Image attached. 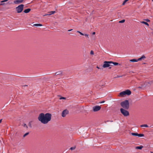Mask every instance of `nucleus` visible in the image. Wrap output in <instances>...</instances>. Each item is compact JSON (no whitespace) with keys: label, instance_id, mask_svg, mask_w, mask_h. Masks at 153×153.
Masks as SVG:
<instances>
[{"label":"nucleus","instance_id":"6e6552de","mask_svg":"<svg viewBox=\"0 0 153 153\" xmlns=\"http://www.w3.org/2000/svg\"><path fill=\"white\" fill-rule=\"evenodd\" d=\"M24 0H16L14 1V3L15 4H19L22 2Z\"/></svg>","mask_w":153,"mask_h":153},{"label":"nucleus","instance_id":"c9c22d12","mask_svg":"<svg viewBox=\"0 0 153 153\" xmlns=\"http://www.w3.org/2000/svg\"><path fill=\"white\" fill-rule=\"evenodd\" d=\"M105 102V101H102L101 102H100V103H104Z\"/></svg>","mask_w":153,"mask_h":153},{"label":"nucleus","instance_id":"cd10ccee","mask_svg":"<svg viewBox=\"0 0 153 153\" xmlns=\"http://www.w3.org/2000/svg\"><path fill=\"white\" fill-rule=\"evenodd\" d=\"M23 126L24 127H26V128H27L28 127L27 125L25 124H24L23 125Z\"/></svg>","mask_w":153,"mask_h":153},{"label":"nucleus","instance_id":"a878e982","mask_svg":"<svg viewBox=\"0 0 153 153\" xmlns=\"http://www.w3.org/2000/svg\"><path fill=\"white\" fill-rule=\"evenodd\" d=\"M145 83H146V84H149L150 85L152 84L153 83H151V81L149 82H145Z\"/></svg>","mask_w":153,"mask_h":153},{"label":"nucleus","instance_id":"e433bc0d","mask_svg":"<svg viewBox=\"0 0 153 153\" xmlns=\"http://www.w3.org/2000/svg\"><path fill=\"white\" fill-rule=\"evenodd\" d=\"M97 68L98 69H101V68H100V67H99L98 66H97Z\"/></svg>","mask_w":153,"mask_h":153},{"label":"nucleus","instance_id":"a18cd8bd","mask_svg":"<svg viewBox=\"0 0 153 153\" xmlns=\"http://www.w3.org/2000/svg\"><path fill=\"white\" fill-rule=\"evenodd\" d=\"M152 1H153V0H152Z\"/></svg>","mask_w":153,"mask_h":153},{"label":"nucleus","instance_id":"423d86ee","mask_svg":"<svg viewBox=\"0 0 153 153\" xmlns=\"http://www.w3.org/2000/svg\"><path fill=\"white\" fill-rule=\"evenodd\" d=\"M101 108V107L99 105H96L93 107V110L94 111L96 112L99 111Z\"/></svg>","mask_w":153,"mask_h":153},{"label":"nucleus","instance_id":"39448f33","mask_svg":"<svg viewBox=\"0 0 153 153\" xmlns=\"http://www.w3.org/2000/svg\"><path fill=\"white\" fill-rule=\"evenodd\" d=\"M120 112L125 117H127L129 115V112L126 110V109L123 108H121L120 109Z\"/></svg>","mask_w":153,"mask_h":153},{"label":"nucleus","instance_id":"f257e3e1","mask_svg":"<svg viewBox=\"0 0 153 153\" xmlns=\"http://www.w3.org/2000/svg\"><path fill=\"white\" fill-rule=\"evenodd\" d=\"M51 114L50 113H47L45 114L41 113L39 115L38 119L43 124H46L51 121Z\"/></svg>","mask_w":153,"mask_h":153},{"label":"nucleus","instance_id":"20e7f679","mask_svg":"<svg viewBox=\"0 0 153 153\" xmlns=\"http://www.w3.org/2000/svg\"><path fill=\"white\" fill-rule=\"evenodd\" d=\"M24 5L23 4H21L18 6L16 7V10L18 13H21L23 10Z\"/></svg>","mask_w":153,"mask_h":153},{"label":"nucleus","instance_id":"4c0bfd02","mask_svg":"<svg viewBox=\"0 0 153 153\" xmlns=\"http://www.w3.org/2000/svg\"><path fill=\"white\" fill-rule=\"evenodd\" d=\"M73 30V29H70V30H68V31H72V30Z\"/></svg>","mask_w":153,"mask_h":153},{"label":"nucleus","instance_id":"bb28decb","mask_svg":"<svg viewBox=\"0 0 153 153\" xmlns=\"http://www.w3.org/2000/svg\"><path fill=\"white\" fill-rule=\"evenodd\" d=\"M77 32L79 33L81 35H84V34L79 31H77Z\"/></svg>","mask_w":153,"mask_h":153},{"label":"nucleus","instance_id":"7c9ffc66","mask_svg":"<svg viewBox=\"0 0 153 153\" xmlns=\"http://www.w3.org/2000/svg\"><path fill=\"white\" fill-rule=\"evenodd\" d=\"M29 126L30 127H31V122H30L28 124Z\"/></svg>","mask_w":153,"mask_h":153},{"label":"nucleus","instance_id":"a211bd4d","mask_svg":"<svg viewBox=\"0 0 153 153\" xmlns=\"http://www.w3.org/2000/svg\"><path fill=\"white\" fill-rule=\"evenodd\" d=\"M143 147V146H137L136 147V149H141Z\"/></svg>","mask_w":153,"mask_h":153},{"label":"nucleus","instance_id":"9b49d317","mask_svg":"<svg viewBox=\"0 0 153 153\" xmlns=\"http://www.w3.org/2000/svg\"><path fill=\"white\" fill-rule=\"evenodd\" d=\"M55 13H56L55 11H51V12H49V14H45V15H44V16H47V15H51L52 14H54Z\"/></svg>","mask_w":153,"mask_h":153},{"label":"nucleus","instance_id":"37998d69","mask_svg":"<svg viewBox=\"0 0 153 153\" xmlns=\"http://www.w3.org/2000/svg\"><path fill=\"white\" fill-rule=\"evenodd\" d=\"M142 88L141 87H138V88Z\"/></svg>","mask_w":153,"mask_h":153},{"label":"nucleus","instance_id":"4468645a","mask_svg":"<svg viewBox=\"0 0 153 153\" xmlns=\"http://www.w3.org/2000/svg\"><path fill=\"white\" fill-rule=\"evenodd\" d=\"M130 62H137L138 61L137 59H131L130 60Z\"/></svg>","mask_w":153,"mask_h":153},{"label":"nucleus","instance_id":"ddd939ff","mask_svg":"<svg viewBox=\"0 0 153 153\" xmlns=\"http://www.w3.org/2000/svg\"><path fill=\"white\" fill-rule=\"evenodd\" d=\"M125 95H126L125 91L122 92L120 94V96L121 97H123Z\"/></svg>","mask_w":153,"mask_h":153},{"label":"nucleus","instance_id":"aec40b11","mask_svg":"<svg viewBox=\"0 0 153 153\" xmlns=\"http://www.w3.org/2000/svg\"><path fill=\"white\" fill-rule=\"evenodd\" d=\"M140 127H149V126L146 124H143V125H141L140 126Z\"/></svg>","mask_w":153,"mask_h":153},{"label":"nucleus","instance_id":"dca6fc26","mask_svg":"<svg viewBox=\"0 0 153 153\" xmlns=\"http://www.w3.org/2000/svg\"><path fill=\"white\" fill-rule=\"evenodd\" d=\"M140 22L144 24H145V25H147L148 26H149V24L146 22H144V21H142V22Z\"/></svg>","mask_w":153,"mask_h":153},{"label":"nucleus","instance_id":"c756f323","mask_svg":"<svg viewBox=\"0 0 153 153\" xmlns=\"http://www.w3.org/2000/svg\"><path fill=\"white\" fill-rule=\"evenodd\" d=\"M66 99V98L65 97H60V98H59V99L60 100H62V99Z\"/></svg>","mask_w":153,"mask_h":153},{"label":"nucleus","instance_id":"2eb2a0df","mask_svg":"<svg viewBox=\"0 0 153 153\" xmlns=\"http://www.w3.org/2000/svg\"><path fill=\"white\" fill-rule=\"evenodd\" d=\"M34 26H35L36 27H39V26H42V25L40 24H36L33 25Z\"/></svg>","mask_w":153,"mask_h":153},{"label":"nucleus","instance_id":"f3484780","mask_svg":"<svg viewBox=\"0 0 153 153\" xmlns=\"http://www.w3.org/2000/svg\"><path fill=\"white\" fill-rule=\"evenodd\" d=\"M62 74V71H58V72H56V73L55 75H58L61 74Z\"/></svg>","mask_w":153,"mask_h":153},{"label":"nucleus","instance_id":"f8f14e48","mask_svg":"<svg viewBox=\"0 0 153 153\" xmlns=\"http://www.w3.org/2000/svg\"><path fill=\"white\" fill-rule=\"evenodd\" d=\"M31 10L30 9L28 8L26 9L25 10H24V12L25 13H28Z\"/></svg>","mask_w":153,"mask_h":153},{"label":"nucleus","instance_id":"2f4dec72","mask_svg":"<svg viewBox=\"0 0 153 153\" xmlns=\"http://www.w3.org/2000/svg\"><path fill=\"white\" fill-rule=\"evenodd\" d=\"M90 54L91 55H93L94 54V52L93 51H91L90 52Z\"/></svg>","mask_w":153,"mask_h":153},{"label":"nucleus","instance_id":"ea45409f","mask_svg":"<svg viewBox=\"0 0 153 153\" xmlns=\"http://www.w3.org/2000/svg\"><path fill=\"white\" fill-rule=\"evenodd\" d=\"M151 83H153V80L151 81Z\"/></svg>","mask_w":153,"mask_h":153},{"label":"nucleus","instance_id":"f704fd0d","mask_svg":"<svg viewBox=\"0 0 153 153\" xmlns=\"http://www.w3.org/2000/svg\"><path fill=\"white\" fill-rule=\"evenodd\" d=\"M126 1H123V5H124L125 4V3H126Z\"/></svg>","mask_w":153,"mask_h":153},{"label":"nucleus","instance_id":"5701e85b","mask_svg":"<svg viewBox=\"0 0 153 153\" xmlns=\"http://www.w3.org/2000/svg\"><path fill=\"white\" fill-rule=\"evenodd\" d=\"M8 1V0H3V1H1L0 2L1 3H4V2H6V1Z\"/></svg>","mask_w":153,"mask_h":153},{"label":"nucleus","instance_id":"58836bf2","mask_svg":"<svg viewBox=\"0 0 153 153\" xmlns=\"http://www.w3.org/2000/svg\"><path fill=\"white\" fill-rule=\"evenodd\" d=\"M95 34V32H94L92 33L93 35H94Z\"/></svg>","mask_w":153,"mask_h":153},{"label":"nucleus","instance_id":"1a4fd4ad","mask_svg":"<svg viewBox=\"0 0 153 153\" xmlns=\"http://www.w3.org/2000/svg\"><path fill=\"white\" fill-rule=\"evenodd\" d=\"M126 95H130L131 94V91L129 90H126L125 91Z\"/></svg>","mask_w":153,"mask_h":153},{"label":"nucleus","instance_id":"4be33fe9","mask_svg":"<svg viewBox=\"0 0 153 153\" xmlns=\"http://www.w3.org/2000/svg\"><path fill=\"white\" fill-rule=\"evenodd\" d=\"M75 148H76V146H74L71 147L70 148V149L71 150H72L75 149Z\"/></svg>","mask_w":153,"mask_h":153},{"label":"nucleus","instance_id":"72a5a7b5","mask_svg":"<svg viewBox=\"0 0 153 153\" xmlns=\"http://www.w3.org/2000/svg\"><path fill=\"white\" fill-rule=\"evenodd\" d=\"M84 35L85 36L88 37V34H84Z\"/></svg>","mask_w":153,"mask_h":153},{"label":"nucleus","instance_id":"393cba45","mask_svg":"<svg viewBox=\"0 0 153 153\" xmlns=\"http://www.w3.org/2000/svg\"><path fill=\"white\" fill-rule=\"evenodd\" d=\"M29 134V132H27L26 133H25V134L23 136V137H25L27 135H28V134Z\"/></svg>","mask_w":153,"mask_h":153},{"label":"nucleus","instance_id":"473e14b6","mask_svg":"<svg viewBox=\"0 0 153 153\" xmlns=\"http://www.w3.org/2000/svg\"><path fill=\"white\" fill-rule=\"evenodd\" d=\"M7 4V3H1L0 4V5H4L5 4Z\"/></svg>","mask_w":153,"mask_h":153},{"label":"nucleus","instance_id":"b1692460","mask_svg":"<svg viewBox=\"0 0 153 153\" xmlns=\"http://www.w3.org/2000/svg\"><path fill=\"white\" fill-rule=\"evenodd\" d=\"M125 22V19H123L121 21H119V23H123Z\"/></svg>","mask_w":153,"mask_h":153},{"label":"nucleus","instance_id":"0eeeda50","mask_svg":"<svg viewBox=\"0 0 153 153\" xmlns=\"http://www.w3.org/2000/svg\"><path fill=\"white\" fill-rule=\"evenodd\" d=\"M69 111L67 109L63 110L62 113V116L63 117H65L68 114Z\"/></svg>","mask_w":153,"mask_h":153},{"label":"nucleus","instance_id":"a19ab883","mask_svg":"<svg viewBox=\"0 0 153 153\" xmlns=\"http://www.w3.org/2000/svg\"><path fill=\"white\" fill-rule=\"evenodd\" d=\"M1 121H2V120H0V123H1Z\"/></svg>","mask_w":153,"mask_h":153},{"label":"nucleus","instance_id":"49530a36","mask_svg":"<svg viewBox=\"0 0 153 153\" xmlns=\"http://www.w3.org/2000/svg\"><path fill=\"white\" fill-rule=\"evenodd\" d=\"M151 153H152V152Z\"/></svg>","mask_w":153,"mask_h":153},{"label":"nucleus","instance_id":"412c9836","mask_svg":"<svg viewBox=\"0 0 153 153\" xmlns=\"http://www.w3.org/2000/svg\"><path fill=\"white\" fill-rule=\"evenodd\" d=\"M144 135L143 134H138L137 136L139 137H142L144 136Z\"/></svg>","mask_w":153,"mask_h":153},{"label":"nucleus","instance_id":"7ed1b4c3","mask_svg":"<svg viewBox=\"0 0 153 153\" xmlns=\"http://www.w3.org/2000/svg\"><path fill=\"white\" fill-rule=\"evenodd\" d=\"M121 106L123 108L126 109H128L129 107V102L128 100H126L121 102L120 103Z\"/></svg>","mask_w":153,"mask_h":153},{"label":"nucleus","instance_id":"c85d7f7f","mask_svg":"<svg viewBox=\"0 0 153 153\" xmlns=\"http://www.w3.org/2000/svg\"><path fill=\"white\" fill-rule=\"evenodd\" d=\"M145 21H146L147 22H150V20L149 19H146L144 20Z\"/></svg>","mask_w":153,"mask_h":153},{"label":"nucleus","instance_id":"6ab92c4d","mask_svg":"<svg viewBox=\"0 0 153 153\" xmlns=\"http://www.w3.org/2000/svg\"><path fill=\"white\" fill-rule=\"evenodd\" d=\"M131 134L132 135L134 136H137L138 135V134L137 133H131Z\"/></svg>","mask_w":153,"mask_h":153},{"label":"nucleus","instance_id":"c03bdc74","mask_svg":"<svg viewBox=\"0 0 153 153\" xmlns=\"http://www.w3.org/2000/svg\"><path fill=\"white\" fill-rule=\"evenodd\" d=\"M125 1H126V2H127V1H128V0H125Z\"/></svg>","mask_w":153,"mask_h":153},{"label":"nucleus","instance_id":"f03ea898","mask_svg":"<svg viewBox=\"0 0 153 153\" xmlns=\"http://www.w3.org/2000/svg\"><path fill=\"white\" fill-rule=\"evenodd\" d=\"M119 63L117 62H114L112 61H106L104 62L102 66L104 68L109 67L110 66H113V65H117Z\"/></svg>","mask_w":153,"mask_h":153},{"label":"nucleus","instance_id":"79ce46f5","mask_svg":"<svg viewBox=\"0 0 153 153\" xmlns=\"http://www.w3.org/2000/svg\"><path fill=\"white\" fill-rule=\"evenodd\" d=\"M121 77V76H117V77Z\"/></svg>","mask_w":153,"mask_h":153},{"label":"nucleus","instance_id":"9d476101","mask_svg":"<svg viewBox=\"0 0 153 153\" xmlns=\"http://www.w3.org/2000/svg\"><path fill=\"white\" fill-rule=\"evenodd\" d=\"M146 58V57L144 55H143L141 57L137 59L138 61L142 60L143 59Z\"/></svg>","mask_w":153,"mask_h":153}]
</instances>
